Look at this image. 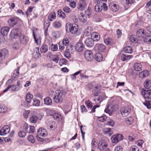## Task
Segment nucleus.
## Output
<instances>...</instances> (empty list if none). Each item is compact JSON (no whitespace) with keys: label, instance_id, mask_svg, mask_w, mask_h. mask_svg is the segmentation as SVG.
<instances>
[{"label":"nucleus","instance_id":"nucleus-1","mask_svg":"<svg viewBox=\"0 0 151 151\" xmlns=\"http://www.w3.org/2000/svg\"><path fill=\"white\" fill-rule=\"evenodd\" d=\"M64 96L63 92L60 90H57L55 92L53 99L55 103L63 102Z\"/></svg>","mask_w":151,"mask_h":151},{"label":"nucleus","instance_id":"nucleus-2","mask_svg":"<svg viewBox=\"0 0 151 151\" xmlns=\"http://www.w3.org/2000/svg\"><path fill=\"white\" fill-rule=\"evenodd\" d=\"M151 31L150 29H147L145 30L141 29H139L137 32V36L139 38H144L147 34H150Z\"/></svg>","mask_w":151,"mask_h":151},{"label":"nucleus","instance_id":"nucleus-3","mask_svg":"<svg viewBox=\"0 0 151 151\" xmlns=\"http://www.w3.org/2000/svg\"><path fill=\"white\" fill-rule=\"evenodd\" d=\"M65 27L67 32H70L72 34L76 33L78 29L77 26H73L69 23L68 24V25H66Z\"/></svg>","mask_w":151,"mask_h":151},{"label":"nucleus","instance_id":"nucleus-4","mask_svg":"<svg viewBox=\"0 0 151 151\" xmlns=\"http://www.w3.org/2000/svg\"><path fill=\"white\" fill-rule=\"evenodd\" d=\"M21 34V31L20 29L14 28L11 31L10 36L12 38L16 39L19 37Z\"/></svg>","mask_w":151,"mask_h":151},{"label":"nucleus","instance_id":"nucleus-5","mask_svg":"<svg viewBox=\"0 0 151 151\" xmlns=\"http://www.w3.org/2000/svg\"><path fill=\"white\" fill-rule=\"evenodd\" d=\"M141 94L145 99H151V89L146 90L143 88L142 89Z\"/></svg>","mask_w":151,"mask_h":151},{"label":"nucleus","instance_id":"nucleus-6","mask_svg":"<svg viewBox=\"0 0 151 151\" xmlns=\"http://www.w3.org/2000/svg\"><path fill=\"white\" fill-rule=\"evenodd\" d=\"M123 136L122 134H117L112 135L111 139L113 143H116L123 139Z\"/></svg>","mask_w":151,"mask_h":151},{"label":"nucleus","instance_id":"nucleus-7","mask_svg":"<svg viewBox=\"0 0 151 151\" xmlns=\"http://www.w3.org/2000/svg\"><path fill=\"white\" fill-rule=\"evenodd\" d=\"M95 48L99 52L105 53V55L107 54V51L106 50V46L103 44H96L95 46Z\"/></svg>","mask_w":151,"mask_h":151},{"label":"nucleus","instance_id":"nucleus-8","mask_svg":"<svg viewBox=\"0 0 151 151\" xmlns=\"http://www.w3.org/2000/svg\"><path fill=\"white\" fill-rule=\"evenodd\" d=\"M117 107L116 105L109 106L105 109L104 111L108 113L109 115H111L113 112L117 110Z\"/></svg>","mask_w":151,"mask_h":151},{"label":"nucleus","instance_id":"nucleus-9","mask_svg":"<svg viewBox=\"0 0 151 151\" xmlns=\"http://www.w3.org/2000/svg\"><path fill=\"white\" fill-rule=\"evenodd\" d=\"M23 130L28 133H33L35 131V127L32 126H28L27 124H25L23 126Z\"/></svg>","mask_w":151,"mask_h":151},{"label":"nucleus","instance_id":"nucleus-10","mask_svg":"<svg viewBox=\"0 0 151 151\" xmlns=\"http://www.w3.org/2000/svg\"><path fill=\"white\" fill-rule=\"evenodd\" d=\"M84 56L86 59L88 61H91L93 59V56L92 52L90 50H87L84 53Z\"/></svg>","mask_w":151,"mask_h":151},{"label":"nucleus","instance_id":"nucleus-11","mask_svg":"<svg viewBox=\"0 0 151 151\" xmlns=\"http://www.w3.org/2000/svg\"><path fill=\"white\" fill-rule=\"evenodd\" d=\"M86 6L87 4L85 0H80L78 2L77 8L80 11H83L86 7Z\"/></svg>","mask_w":151,"mask_h":151},{"label":"nucleus","instance_id":"nucleus-12","mask_svg":"<svg viewBox=\"0 0 151 151\" xmlns=\"http://www.w3.org/2000/svg\"><path fill=\"white\" fill-rule=\"evenodd\" d=\"M98 146V148L100 150H102L106 148L108 145L104 140H101L99 142Z\"/></svg>","mask_w":151,"mask_h":151},{"label":"nucleus","instance_id":"nucleus-13","mask_svg":"<svg viewBox=\"0 0 151 151\" xmlns=\"http://www.w3.org/2000/svg\"><path fill=\"white\" fill-rule=\"evenodd\" d=\"M18 18L16 17H12L8 19V23L11 27L14 26L18 22Z\"/></svg>","mask_w":151,"mask_h":151},{"label":"nucleus","instance_id":"nucleus-14","mask_svg":"<svg viewBox=\"0 0 151 151\" xmlns=\"http://www.w3.org/2000/svg\"><path fill=\"white\" fill-rule=\"evenodd\" d=\"M130 111V109L128 107H122L121 109V113L124 116H128Z\"/></svg>","mask_w":151,"mask_h":151},{"label":"nucleus","instance_id":"nucleus-15","mask_svg":"<svg viewBox=\"0 0 151 151\" xmlns=\"http://www.w3.org/2000/svg\"><path fill=\"white\" fill-rule=\"evenodd\" d=\"M10 131V127L7 125L5 126L0 130V135H5L9 133Z\"/></svg>","mask_w":151,"mask_h":151},{"label":"nucleus","instance_id":"nucleus-16","mask_svg":"<svg viewBox=\"0 0 151 151\" xmlns=\"http://www.w3.org/2000/svg\"><path fill=\"white\" fill-rule=\"evenodd\" d=\"M38 136L40 137H45L47 134V132L46 130L42 128H39L37 131Z\"/></svg>","mask_w":151,"mask_h":151},{"label":"nucleus","instance_id":"nucleus-17","mask_svg":"<svg viewBox=\"0 0 151 151\" xmlns=\"http://www.w3.org/2000/svg\"><path fill=\"white\" fill-rule=\"evenodd\" d=\"M84 43L86 46L88 47H91L94 45L93 39L91 38H87L84 41Z\"/></svg>","mask_w":151,"mask_h":151},{"label":"nucleus","instance_id":"nucleus-18","mask_svg":"<svg viewBox=\"0 0 151 151\" xmlns=\"http://www.w3.org/2000/svg\"><path fill=\"white\" fill-rule=\"evenodd\" d=\"M8 54V50L6 49H4L0 50V61H1Z\"/></svg>","mask_w":151,"mask_h":151},{"label":"nucleus","instance_id":"nucleus-19","mask_svg":"<svg viewBox=\"0 0 151 151\" xmlns=\"http://www.w3.org/2000/svg\"><path fill=\"white\" fill-rule=\"evenodd\" d=\"M19 38L21 43L23 44H26L28 42L29 40L27 37L25 36L24 35L22 34L19 37Z\"/></svg>","mask_w":151,"mask_h":151},{"label":"nucleus","instance_id":"nucleus-20","mask_svg":"<svg viewBox=\"0 0 151 151\" xmlns=\"http://www.w3.org/2000/svg\"><path fill=\"white\" fill-rule=\"evenodd\" d=\"M83 48L84 45L82 43L78 42L76 44L75 48L77 51L81 52L83 50Z\"/></svg>","mask_w":151,"mask_h":151},{"label":"nucleus","instance_id":"nucleus-21","mask_svg":"<svg viewBox=\"0 0 151 151\" xmlns=\"http://www.w3.org/2000/svg\"><path fill=\"white\" fill-rule=\"evenodd\" d=\"M91 38L93 39V41H98L100 39V36L99 34L96 32H93L91 34Z\"/></svg>","mask_w":151,"mask_h":151},{"label":"nucleus","instance_id":"nucleus-22","mask_svg":"<svg viewBox=\"0 0 151 151\" xmlns=\"http://www.w3.org/2000/svg\"><path fill=\"white\" fill-rule=\"evenodd\" d=\"M133 56L128 55L127 54H122L121 56V58L122 60L124 61L127 60H129L131 59Z\"/></svg>","mask_w":151,"mask_h":151},{"label":"nucleus","instance_id":"nucleus-23","mask_svg":"<svg viewBox=\"0 0 151 151\" xmlns=\"http://www.w3.org/2000/svg\"><path fill=\"white\" fill-rule=\"evenodd\" d=\"M149 75V72L147 70H145L140 72L139 73V77L141 78L146 77Z\"/></svg>","mask_w":151,"mask_h":151},{"label":"nucleus","instance_id":"nucleus-24","mask_svg":"<svg viewBox=\"0 0 151 151\" xmlns=\"http://www.w3.org/2000/svg\"><path fill=\"white\" fill-rule=\"evenodd\" d=\"M144 85L145 88L149 89L151 87V80L147 79L144 83Z\"/></svg>","mask_w":151,"mask_h":151},{"label":"nucleus","instance_id":"nucleus-25","mask_svg":"<svg viewBox=\"0 0 151 151\" xmlns=\"http://www.w3.org/2000/svg\"><path fill=\"white\" fill-rule=\"evenodd\" d=\"M9 30V29L8 27H5L2 28L1 32L2 35L5 36L8 34Z\"/></svg>","mask_w":151,"mask_h":151},{"label":"nucleus","instance_id":"nucleus-26","mask_svg":"<svg viewBox=\"0 0 151 151\" xmlns=\"http://www.w3.org/2000/svg\"><path fill=\"white\" fill-rule=\"evenodd\" d=\"M109 7L110 9H111L113 11L116 12L119 9V7L116 4H114L113 2L111 3L109 5Z\"/></svg>","mask_w":151,"mask_h":151},{"label":"nucleus","instance_id":"nucleus-27","mask_svg":"<svg viewBox=\"0 0 151 151\" xmlns=\"http://www.w3.org/2000/svg\"><path fill=\"white\" fill-rule=\"evenodd\" d=\"M95 58L98 62L101 61L103 60L102 55L101 53H97L95 56Z\"/></svg>","mask_w":151,"mask_h":151},{"label":"nucleus","instance_id":"nucleus-28","mask_svg":"<svg viewBox=\"0 0 151 151\" xmlns=\"http://www.w3.org/2000/svg\"><path fill=\"white\" fill-rule=\"evenodd\" d=\"M150 34H147L143 38V41L147 44L151 43V36Z\"/></svg>","mask_w":151,"mask_h":151},{"label":"nucleus","instance_id":"nucleus-29","mask_svg":"<svg viewBox=\"0 0 151 151\" xmlns=\"http://www.w3.org/2000/svg\"><path fill=\"white\" fill-rule=\"evenodd\" d=\"M44 104L47 105H50L52 103L51 99L49 97H47L44 99Z\"/></svg>","mask_w":151,"mask_h":151},{"label":"nucleus","instance_id":"nucleus-30","mask_svg":"<svg viewBox=\"0 0 151 151\" xmlns=\"http://www.w3.org/2000/svg\"><path fill=\"white\" fill-rule=\"evenodd\" d=\"M134 69L137 71H139L142 70V66L141 64L139 63H137L134 65Z\"/></svg>","mask_w":151,"mask_h":151},{"label":"nucleus","instance_id":"nucleus-31","mask_svg":"<svg viewBox=\"0 0 151 151\" xmlns=\"http://www.w3.org/2000/svg\"><path fill=\"white\" fill-rule=\"evenodd\" d=\"M50 129L51 130H55L57 127V123L55 121H50Z\"/></svg>","mask_w":151,"mask_h":151},{"label":"nucleus","instance_id":"nucleus-32","mask_svg":"<svg viewBox=\"0 0 151 151\" xmlns=\"http://www.w3.org/2000/svg\"><path fill=\"white\" fill-rule=\"evenodd\" d=\"M40 51L41 53H45L48 50V47L46 44L43 45L40 49Z\"/></svg>","mask_w":151,"mask_h":151},{"label":"nucleus","instance_id":"nucleus-33","mask_svg":"<svg viewBox=\"0 0 151 151\" xmlns=\"http://www.w3.org/2000/svg\"><path fill=\"white\" fill-rule=\"evenodd\" d=\"M53 117L54 118V119L58 121H60L62 119V116L61 115L58 113H55L53 115Z\"/></svg>","mask_w":151,"mask_h":151},{"label":"nucleus","instance_id":"nucleus-34","mask_svg":"<svg viewBox=\"0 0 151 151\" xmlns=\"http://www.w3.org/2000/svg\"><path fill=\"white\" fill-rule=\"evenodd\" d=\"M79 20L83 22H85L87 20V17L86 15L83 14H81L79 17Z\"/></svg>","mask_w":151,"mask_h":151},{"label":"nucleus","instance_id":"nucleus-35","mask_svg":"<svg viewBox=\"0 0 151 151\" xmlns=\"http://www.w3.org/2000/svg\"><path fill=\"white\" fill-rule=\"evenodd\" d=\"M94 100L96 104H99L102 101V97L100 95L97 96H96Z\"/></svg>","mask_w":151,"mask_h":151},{"label":"nucleus","instance_id":"nucleus-36","mask_svg":"<svg viewBox=\"0 0 151 151\" xmlns=\"http://www.w3.org/2000/svg\"><path fill=\"white\" fill-rule=\"evenodd\" d=\"M48 18L49 20L52 21L56 18V14L55 12L51 13L48 15Z\"/></svg>","mask_w":151,"mask_h":151},{"label":"nucleus","instance_id":"nucleus-37","mask_svg":"<svg viewBox=\"0 0 151 151\" xmlns=\"http://www.w3.org/2000/svg\"><path fill=\"white\" fill-rule=\"evenodd\" d=\"M102 9V5L101 4H97L95 8V11L96 12H101Z\"/></svg>","mask_w":151,"mask_h":151},{"label":"nucleus","instance_id":"nucleus-38","mask_svg":"<svg viewBox=\"0 0 151 151\" xmlns=\"http://www.w3.org/2000/svg\"><path fill=\"white\" fill-rule=\"evenodd\" d=\"M124 51L126 53H131L132 52V47L130 46L125 47L124 48Z\"/></svg>","mask_w":151,"mask_h":151},{"label":"nucleus","instance_id":"nucleus-39","mask_svg":"<svg viewBox=\"0 0 151 151\" xmlns=\"http://www.w3.org/2000/svg\"><path fill=\"white\" fill-rule=\"evenodd\" d=\"M104 134H105L111 136L113 134V132L111 129L109 128H106L104 129Z\"/></svg>","mask_w":151,"mask_h":151},{"label":"nucleus","instance_id":"nucleus-40","mask_svg":"<svg viewBox=\"0 0 151 151\" xmlns=\"http://www.w3.org/2000/svg\"><path fill=\"white\" fill-rule=\"evenodd\" d=\"M58 16L60 18H61L62 19H64L65 17V14L61 10H58Z\"/></svg>","mask_w":151,"mask_h":151},{"label":"nucleus","instance_id":"nucleus-41","mask_svg":"<svg viewBox=\"0 0 151 151\" xmlns=\"http://www.w3.org/2000/svg\"><path fill=\"white\" fill-rule=\"evenodd\" d=\"M33 96L30 94H28L26 97V100L28 103H29L32 99Z\"/></svg>","mask_w":151,"mask_h":151},{"label":"nucleus","instance_id":"nucleus-42","mask_svg":"<svg viewBox=\"0 0 151 151\" xmlns=\"http://www.w3.org/2000/svg\"><path fill=\"white\" fill-rule=\"evenodd\" d=\"M53 26L56 28H59L61 27V23L58 21H56L53 22Z\"/></svg>","mask_w":151,"mask_h":151},{"label":"nucleus","instance_id":"nucleus-43","mask_svg":"<svg viewBox=\"0 0 151 151\" xmlns=\"http://www.w3.org/2000/svg\"><path fill=\"white\" fill-rule=\"evenodd\" d=\"M104 42L106 45H110L113 43V40L111 38H107L104 40Z\"/></svg>","mask_w":151,"mask_h":151},{"label":"nucleus","instance_id":"nucleus-44","mask_svg":"<svg viewBox=\"0 0 151 151\" xmlns=\"http://www.w3.org/2000/svg\"><path fill=\"white\" fill-rule=\"evenodd\" d=\"M37 119V117L35 115L32 116L30 118V122L33 123H35L36 122Z\"/></svg>","mask_w":151,"mask_h":151},{"label":"nucleus","instance_id":"nucleus-45","mask_svg":"<svg viewBox=\"0 0 151 151\" xmlns=\"http://www.w3.org/2000/svg\"><path fill=\"white\" fill-rule=\"evenodd\" d=\"M130 40L132 43H136L138 42V39L134 36L131 35L130 37Z\"/></svg>","mask_w":151,"mask_h":151},{"label":"nucleus","instance_id":"nucleus-46","mask_svg":"<svg viewBox=\"0 0 151 151\" xmlns=\"http://www.w3.org/2000/svg\"><path fill=\"white\" fill-rule=\"evenodd\" d=\"M52 60L56 63H58V62L59 58L57 55H55L53 56L52 58Z\"/></svg>","mask_w":151,"mask_h":151},{"label":"nucleus","instance_id":"nucleus-47","mask_svg":"<svg viewBox=\"0 0 151 151\" xmlns=\"http://www.w3.org/2000/svg\"><path fill=\"white\" fill-rule=\"evenodd\" d=\"M46 112L48 115H51L52 116H53V115L55 113V111L52 109H47L46 110Z\"/></svg>","mask_w":151,"mask_h":151},{"label":"nucleus","instance_id":"nucleus-48","mask_svg":"<svg viewBox=\"0 0 151 151\" xmlns=\"http://www.w3.org/2000/svg\"><path fill=\"white\" fill-rule=\"evenodd\" d=\"M67 62L68 61L65 58L60 59L59 60V64L60 66H61L63 64L66 65L67 64Z\"/></svg>","mask_w":151,"mask_h":151},{"label":"nucleus","instance_id":"nucleus-49","mask_svg":"<svg viewBox=\"0 0 151 151\" xmlns=\"http://www.w3.org/2000/svg\"><path fill=\"white\" fill-rule=\"evenodd\" d=\"M7 108L4 105H0V112L4 113L6 111Z\"/></svg>","mask_w":151,"mask_h":151},{"label":"nucleus","instance_id":"nucleus-50","mask_svg":"<svg viewBox=\"0 0 151 151\" xmlns=\"http://www.w3.org/2000/svg\"><path fill=\"white\" fill-rule=\"evenodd\" d=\"M107 118V116L106 115H102L101 116H98L97 119L99 121L101 122H103L105 121Z\"/></svg>","mask_w":151,"mask_h":151},{"label":"nucleus","instance_id":"nucleus-51","mask_svg":"<svg viewBox=\"0 0 151 151\" xmlns=\"http://www.w3.org/2000/svg\"><path fill=\"white\" fill-rule=\"evenodd\" d=\"M133 121V119L132 117H129L126 119V122L128 125L131 124Z\"/></svg>","mask_w":151,"mask_h":151},{"label":"nucleus","instance_id":"nucleus-52","mask_svg":"<svg viewBox=\"0 0 151 151\" xmlns=\"http://www.w3.org/2000/svg\"><path fill=\"white\" fill-rule=\"evenodd\" d=\"M11 90L13 91H18L20 88L16 85H10Z\"/></svg>","mask_w":151,"mask_h":151},{"label":"nucleus","instance_id":"nucleus-53","mask_svg":"<svg viewBox=\"0 0 151 151\" xmlns=\"http://www.w3.org/2000/svg\"><path fill=\"white\" fill-rule=\"evenodd\" d=\"M33 102L32 105L36 106H39L40 105V101L37 99L33 100Z\"/></svg>","mask_w":151,"mask_h":151},{"label":"nucleus","instance_id":"nucleus-54","mask_svg":"<svg viewBox=\"0 0 151 151\" xmlns=\"http://www.w3.org/2000/svg\"><path fill=\"white\" fill-rule=\"evenodd\" d=\"M28 139L29 141L32 143H34L35 142V139L34 137L31 135H29L28 137Z\"/></svg>","mask_w":151,"mask_h":151},{"label":"nucleus","instance_id":"nucleus-55","mask_svg":"<svg viewBox=\"0 0 151 151\" xmlns=\"http://www.w3.org/2000/svg\"><path fill=\"white\" fill-rule=\"evenodd\" d=\"M44 28L45 29V32L46 30H48V28L50 26V23L49 21L45 22L44 24Z\"/></svg>","mask_w":151,"mask_h":151},{"label":"nucleus","instance_id":"nucleus-56","mask_svg":"<svg viewBox=\"0 0 151 151\" xmlns=\"http://www.w3.org/2000/svg\"><path fill=\"white\" fill-rule=\"evenodd\" d=\"M63 45L67 46L69 45V40L67 38H65L63 40Z\"/></svg>","mask_w":151,"mask_h":151},{"label":"nucleus","instance_id":"nucleus-57","mask_svg":"<svg viewBox=\"0 0 151 151\" xmlns=\"http://www.w3.org/2000/svg\"><path fill=\"white\" fill-rule=\"evenodd\" d=\"M63 11L66 13H69L71 11V10L68 6H65L63 8Z\"/></svg>","mask_w":151,"mask_h":151},{"label":"nucleus","instance_id":"nucleus-58","mask_svg":"<svg viewBox=\"0 0 151 151\" xmlns=\"http://www.w3.org/2000/svg\"><path fill=\"white\" fill-rule=\"evenodd\" d=\"M33 35L34 38L35 39V41L37 45H40L41 43V40L40 39H37L35 35L34 34V32H33Z\"/></svg>","mask_w":151,"mask_h":151},{"label":"nucleus","instance_id":"nucleus-59","mask_svg":"<svg viewBox=\"0 0 151 151\" xmlns=\"http://www.w3.org/2000/svg\"><path fill=\"white\" fill-rule=\"evenodd\" d=\"M144 143V141L143 140H140L136 142V144L141 148L142 147V145Z\"/></svg>","mask_w":151,"mask_h":151},{"label":"nucleus","instance_id":"nucleus-60","mask_svg":"<svg viewBox=\"0 0 151 151\" xmlns=\"http://www.w3.org/2000/svg\"><path fill=\"white\" fill-rule=\"evenodd\" d=\"M71 52L65 51L64 52V56L68 59H69L70 58Z\"/></svg>","mask_w":151,"mask_h":151},{"label":"nucleus","instance_id":"nucleus-61","mask_svg":"<svg viewBox=\"0 0 151 151\" xmlns=\"http://www.w3.org/2000/svg\"><path fill=\"white\" fill-rule=\"evenodd\" d=\"M139 149L136 145L132 146L130 148L129 151H139Z\"/></svg>","mask_w":151,"mask_h":151},{"label":"nucleus","instance_id":"nucleus-62","mask_svg":"<svg viewBox=\"0 0 151 151\" xmlns=\"http://www.w3.org/2000/svg\"><path fill=\"white\" fill-rule=\"evenodd\" d=\"M148 108H151V101H146L145 103L144 104Z\"/></svg>","mask_w":151,"mask_h":151},{"label":"nucleus","instance_id":"nucleus-63","mask_svg":"<svg viewBox=\"0 0 151 151\" xmlns=\"http://www.w3.org/2000/svg\"><path fill=\"white\" fill-rule=\"evenodd\" d=\"M51 49L53 51H56L58 50V45L57 44H52L51 46Z\"/></svg>","mask_w":151,"mask_h":151},{"label":"nucleus","instance_id":"nucleus-64","mask_svg":"<svg viewBox=\"0 0 151 151\" xmlns=\"http://www.w3.org/2000/svg\"><path fill=\"white\" fill-rule=\"evenodd\" d=\"M85 104L88 108H91L92 107V104L89 100H88L86 102Z\"/></svg>","mask_w":151,"mask_h":151}]
</instances>
